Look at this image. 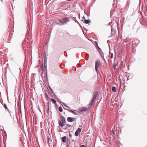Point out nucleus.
<instances>
[{
    "mask_svg": "<svg viewBox=\"0 0 147 147\" xmlns=\"http://www.w3.org/2000/svg\"><path fill=\"white\" fill-rule=\"evenodd\" d=\"M110 46H109V49H110Z\"/></svg>",
    "mask_w": 147,
    "mask_h": 147,
    "instance_id": "obj_32",
    "label": "nucleus"
},
{
    "mask_svg": "<svg viewBox=\"0 0 147 147\" xmlns=\"http://www.w3.org/2000/svg\"><path fill=\"white\" fill-rule=\"evenodd\" d=\"M111 35H112V36H113L114 35V34L115 33V31L114 29V28H113L112 26H111Z\"/></svg>",
    "mask_w": 147,
    "mask_h": 147,
    "instance_id": "obj_8",
    "label": "nucleus"
},
{
    "mask_svg": "<svg viewBox=\"0 0 147 147\" xmlns=\"http://www.w3.org/2000/svg\"><path fill=\"white\" fill-rule=\"evenodd\" d=\"M81 131V129L80 128H79L75 132V135L76 136H78L79 134L80 133Z\"/></svg>",
    "mask_w": 147,
    "mask_h": 147,
    "instance_id": "obj_6",
    "label": "nucleus"
},
{
    "mask_svg": "<svg viewBox=\"0 0 147 147\" xmlns=\"http://www.w3.org/2000/svg\"><path fill=\"white\" fill-rule=\"evenodd\" d=\"M100 64V62L99 60L96 61L95 63V69L96 72H97V68L98 67Z\"/></svg>",
    "mask_w": 147,
    "mask_h": 147,
    "instance_id": "obj_4",
    "label": "nucleus"
},
{
    "mask_svg": "<svg viewBox=\"0 0 147 147\" xmlns=\"http://www.w3.org/2000/svg\"><path fill=\"white\" fill-rule=\"evenodd\" d=\"M47 104L48 105V108H47L48 109H47V113H48V114H49V102H47Z\"/></svg>",
    "mask_w": 147,
    "mask_h": 147,
    "instance_id": "obj_23",
    "label": "nucleus"
},
{
    "mask_svg": "<svg viewBox=\"0 0 147 147\" xmlns=\"http://www.w3.org/2000/svg\"><path fill=\"white\" fill-rule=\"evenodd\" d=\"M61 140L63 143H65L67 142L66 137L65 136H64L61 138Z\"/></svg>",
    "mask_w": 147,
    "mask_h": 147,
    "instance_id": "obj_12",
    "label": "nucleus"
},
{
    "mask_svg": "<svg viewBox=\"0 0 147 147\" xmlns=\"http://www.w3.org/2000/svg\"><path fill=\"white\" fill-rule=\"evenodd\" d=\"M94 44L95 45H96V46H98V42L97 41H95L94 42Z\"/></svg>",
    "mask_w": 147,
    "mask_h": 147,
    "instance_id": "obj_28",
    "label": "nucleus"
},
{
    "mask_svg": "<svg viewBox=\"0 0 147 147\" xmlns=\"http://www.w3.org/2000/svg\"><path fill=\"white\" fill-rule=\"evenodd\" d=\"M89 57V54L88 53H87L85 57V59L86 61H87L88 60Z\"/></svg>",
    "mask_w": 147,
    "mask_h": 147,
    "instance_id": "obj_14",
    "label": "nucleus"
},
{
    "mask_svg": "<svg viewBox=\"0 0 147 147\" xmlns=\"http://www.w3.org/2000/svg\"><path fill=\"white\" fill-rule=\"evenodd\" d=\"M66 144L67 147H71L70 140L68 138L67 139Z\"/></svg>",
    "mask_w": 147,
    "mask_h": 147,
    "instance_id": "obj_7",
    "label": "nucleus"
},
{
    "mask_svg": "<svg viewBox=\"0 0 147 147\" xmlns=\"http://www.w3.org/2000/svg\"><path fill=\"white\" fill-rule=\"evenodd\" d=\"M45 97H46V99H47V100L48 101H49V97H48V96L47 95V94H45Z\"/></svg>",
    "mask_w": 147,
    "mask_h": 147,
    "instance_id": "obj_25",
    "label": "nucleus"
},
{
    "mask_svg": "<svg viewBox=\"0 0 147 147\" xmlns=\"http://www.w3.org/2000/svg\"><path fill=\"white\" fill-rule=\"evenodd\" d=\"M132 51L133 53H135V52H136V50L135 48V47H132Z\"/></svg>",
    "mask_w": 147,
    "mask_h": 147,
    "instance_id": "obj_20",
    "label": "nucleus"
},
{
    "mask_svg": "<svg viewBox=\"0 0 147 147\" xmlns=\"http://www.w3.org/2000/svg\"><path fill=\"white\" fill-rule=\"evenodd\" d=\"M113 53H112L111 54V55L110 57V58L112 59V58H113Z\"/></svg>",
    "mask_w": 147,
    "mask_h": 147,
    "instance_id": "obj_26",
    "label": "nucleus"
},
{
    "mask_svg": "<svg viewBox=\"0 0 147 147\" xmlns=\"http://www.w3.org/2000/svg\"><path fill=\"white\" fill-rule=\"evenodd\" d=\"M86 20L85 19V17H84V16H83L82 17V21L84 22H85Z\"/></svg>",
    "mask_w": 147,
    "mask_h": 147,
    "instance_id": "obj_24",
    "label": "nucleus"
},
{
    "mask_svg": "<svg viewBox=\"0 0 147 147\" xmlns=\"http://www.w3.org/2000/svg\"><path fill=\"white\" fill-rule=\"evenodd\" d=\"M88 109H87L86 107H83L81 109L80 111V112H82L83 111H87Z\"/></svg>",
    "mask_w": 147,
    "mask_h": 147,
    "instance_id": "obj_11",
    "label": "nucleus"
},
{
    "mask_svg": "<svg viewBox=\"0 0 147 147\" xmlns=\"http://www.w3.org/2000/svg\"><path fill=\"white\" fill-rule=\"evenodd\" d=\"M47 52V50H46V51L45 50H44V54H45L46 56Z\"/></svg>",
    "mask_w": 147,
    "mask_h": 147,
    "instance_id": "obj_30",
    "label": "nucleus"
},
{
    "mask_svg": "<svg viewBox=\"0 0 147 147\" xmlns=\"http://www.w3.org/2000/svg\"><path fill=\"white\" fill-rule=\"evenodd\" d=\"M61 120V122L60 120L58 121V124L62 128H63V126L65 125L66 123L65 119V117L62 115L60 116Z\"/></svg>",
    "mask_w": 147,
    "mask_h": 147,
    "instance_id": "obj_3",
    "label": "nucleus"
},
{
    "mask_svg": "<svg viewBox=\"0 0 147 147\" xmlns=\"http://www.w3.org/2000/svg\"><path fill=\"white\" fill-rule=\"evenodd\" d=\"M26 41L24 42L23 43V45H24L25 46L26 45H27L26 44Z\"/></svg>",
    "mask_w": 147,
    "mask_h": 147,
    "instance_id": "obj_29",
    "label": "nucleus"
},
{
    "mask_svg": "<svg viewBox=\"0 0 147 147\" xmlns=\"http://www.w3.org/2000/svg\"><path fill=\"white\" fill-rule=\"evenodd\" d=\"M62 103L63 104V105L64 106L66 107H67V108L70 109V107H69V106L66 105L65 103H64L63 102H62Z\"/></svg>",
    "mask_w": 147,
    "mask_h": 147,
    "instance_id": "obj_21",
    "label": "nucleus"
},
{
    "mask_svg": "<svg viewBox=\"0 0 147 147\" xmlns=\"http://www.w3.org/2000/svg\"><path fill=\"white\" fill-rule=\"evenodd\" d=\"M76 119V118L74 117H68L67 118V120L69 122H72L75 121Z\"/></svg>",
    "mask_w": 147,
    "mask_h": 147,
    "instance_id": "obj_5",
    "label": "nucleus"
},
{
    "mask_svg": "<svg viewBox=\"0 0 147 147\" xmlns=\"http://www.w3.org/2000/svg\"><path fill=\"white\" fill-rule=\"evenodd\" d=\"M67 110L69 112H71L73 114H76V112H78V111H77L74 110L75 111H73L72 110H69L68 109H67Z\"/></svg>",
    "mask_w": 147,
    "mask_h": 147,
    "instance_id": "obj_13",
    "label": "nucleus"
},
{
    "mask_svg": "<svg viewBox=\"0 0 147 147\" xmlns=\"http://www.w3.org/2000/svg\"><path fill=\"white\" fill-rule=\"evenodd\" d=\"M98 94V93L97 91H95L93 92L92 95V98L90 103L88 105V109L90 110L92 109V106L94 100L96 98Z\"/></svg>",
    "mask_w": 147,
    "mask_h": 147,
    "instance_id": "obj_2",
    "label": "nucleus"
},
{
    "mask_svg": "<svg viewBox=\"0 0 147 147\" xmlns=\"http://www.w3.org/2000/svg\"><path fill=\"white\" fill-rule=\"evenodd\" d=\"M118 65V63H114L113 65V66L114 68V69L115 70L116 69V67Z\"/></svg>",
    "mask_w": 147,
    "mask_h": 147,
    "instance_id": "obj_16",
    "label": "nucleus"
},
{
    "mask_svg": "<svg viewBox=\"0 0 147 147\" xmlns=\"http://www.w3.org/2000/svg\"><path fill=\"white\" fill-rule=\"evenodd\" d=\"M5 108V109H7L8 111L9 110L8 108H7V106L5 104H4L3 105Z\"/></svg>",
    "mask_w": 147,
    "mask_h": 147,
    "instance_id": "obj_22",
    "label": "nucleus"
},
{
    "mask_svg": "<svg viewBox=\"0 0 147 147\" xmlns=\"http://www.w3.org/2000/svg\"><path fill=\"white\" fill-rule=\"evenodd\" d=\"M65 126V127L64 128H63V129H65V130L66 129H68L69 130V128H71V126L69 125V124H66Z\"/></svg>",
    "mask_w": 147,
    "mask_h": 147,
    "instance_id": "obj_9",
    "label": "nucleus"
},
{
    "mask_svg": "<svg viewBox=\"0 0 147 147\" xmlns=\"http://www.w3.org/2000/svg\"><path fill=\"white\" fill-rule=\"evenodd\" d=\"M69 21V19L67 18H63L62 19H58L57 20L56 23L59 26L65 25Z\"/></svg>",
    "mask_w": 147,
    "mask_h": 147,
    "instance_id": "obj_1",
    "label": "nucleus"
},
{
    "mask_svg": "<svg viewBox=\"0 0 147 147\" xmlns=\"http://www.w3.org/2000/svg\"><path fill=\"white\" fill-rule=\"evenodd\" d=\"M115 47V48L116 49V47Z\"/></svg>",
    "mask_w": 147,
    "mask_h": 147,
    "instance_id": "obj_31",
    "label": "nucleus"
},
{
    "mask_svg": "<svg viewBox=\"0 0 147 147\" xmlns=\"http://www.w3.org/2000/svg\"><path fill=\"white\" fill-rule=\"evenodd\" d=\"M59 111L60 112H62L63 111V109L61 107H59L58 108Z\"/></svg>",
    "mask_w": 147,
    "mask_h": 147,
    "instance_id": "obj_19",
    "label": "nucleus"
},
{
    "mask_svg": "<svg viewBox=\"0 0 147 147\" xmlns=\"http://www.w3.org/2000/svg\"><path fill=\"white\" fill-rule=\"evenodd\" d=\"M51 101L54 104H55L56 103V101L55 99H51Z\"/></svg>",
    "mask_w": 147,
    "mask_h": 147,
    "instance_id": "obj_18",
    "label": "nucleus"
},
{
    "mask_svg": "<svg viewBox=\"0 0 147 147\" xmlns=\"http://www.w3.org/2000/svg\"><path fill=\"white\" fill-rule=\"evenodd\" d=\"M90 22V20L89 19L88 20H86V21L84 22V23L86 24H88Z\"/></svg>",
    "mask_w": 147,
    "mask_h": 147,
    "instance_id": "obj_15",
    "label": "nucleus"
},
{
    "mask_svg": "<svg viewBox=\"0 0 147 147\" xmlns=\"http://www.w3.org/2000/svg\"><path fill=\"white\" fill-rule=\"evenodd\" d=\"M96 49L98 50V51L99 53L100 54V55H101L103 53L102 51L101 50V49L99 47H96Z\"/></svg>",
    "mask_w": 147,
    "mask_h": 147,
    "instance_id": "obj_10",
    "label": "nucleus"
},
{
    "mask_svg": "<svg viewBox=\"0 0 147 147\" xmlns=\"http://www.w3.org/2000/svg\"><path fill=\"white\" fill-rule=\"evenodd\" d=\"M112 90L114 92H115L116 91V88L115 87H113L112 88Z\"/></svg>",
    "mask_w": 147,
    "mask_h": 147,
    "instance_id": "obj_17",
    "label": "nucleus"
},
{
    "mask_svg": "<svg viewBox=\"0 0 147 147\" xmlns=\"http://www.w3.org/2000/svg\"><path fill=\"white\" fill-rule=\"evenodd\" d=\"M50 89V90H51V92H50V93H52L53 92V90L52 89V88L50 87H49Z\"/></svg>",
    "mask_w": 147,
    "mask_h": 147,
    "instance_id": "obj_27",
    "label": "nucleus"
}]
</instances>
